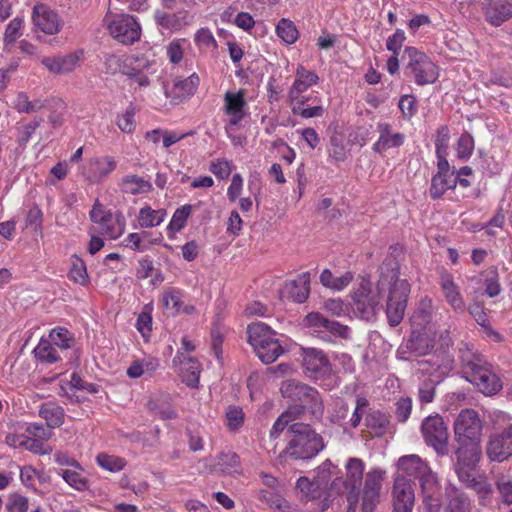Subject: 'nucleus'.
Here are the masks:
<instances>
[{
  "label": "nucleus",
  "instance_id": "nucleus-46",
  "mask_svg": "<svg viewBox=\"0 0 512 512\" xmlns=\"http://www.w3.org/2000/svg\"><path fill=\"white\" fill-rule=\"evenodd\" d=\"M289 106L294 115L301 116L302 118L309 119L314 117H321L324 114V108L321 103H313L312 106L301 107L299 99L290 100Z\"/></svg>",
  "mask_w": 512,
  "mask_h": 512
},
{
  "label": "nucleus",
  "instance_id": "nucleus-54",
  "mask_svg": "<svg viewBox=\"0 0 512 512\" xmlns=\"http://www.w3.org/2000/svg\"><path fill=\"white\" fill-rule=\"evenodd\" d=\"M22 30L23 19L20 17H15L14 19H12L6 26L4 32V45H13L16 42V40L22 36Z\"/></svg>",
  "mask_w": 512,
  "mask_h": 512
},
{
  "label": "nucleus",
  "instance_id": "nucleus-14",
  "mask_svg": "<svg viewBox=\"0 0 512 512\" xmlns=\"http://www.w3.org/2000/svg\"><path fill=\"white\" fill-rule=\"evenodd\" d=\"M485 453L490 462L497 463H502L512 456V424L488 435Z\"/></svg>",
  "mask_w": 512,
  "mask_h": 512
},
{
  "label": "nucleus",
  "instance_id": "nucleus-28",
  "mask_svg": "<svg viewBox=\"0 0 512 512\" xmlns=\"http://www.w3.org/2000/svg\"><path fill=\"white\" fill-rule=\"evenodd\" d=\"M173 365L179 366L182 380L187 386L192 388L198 386L201 367L196 359L183 356V354L178 352L173 359Z\"/></svg>",
  "mask_w": 512,
  "mask_h": 512
},
{
  "label": "nucleus",
  "instance_id": "nucleus-27",
  "mask_svg": "<svg viewBox=\"0 0 512 512\" xmlns=\"http://www.w3.org/2000/svg\"><path fill=\"white\" fill-rule=\"evenodd\" d=\"M352 298L354 309L358 311L362 317L372 313L375 307L380 303L378 296L372 295L370 283L366 280L360 283Z\"/></svg>",
  "mask_w": 512,
  "mask_h": 512
},
{
  "label": "nucleus",
  "instance_id": "nucleus-17",
  "mask_svg": "<svg viewBox=\"0 0 512 512\" xmlns=\"http://www.w3.org/2000/svg\"><path fill=\"white\" fill-rule=\"evenodd\" d=\"M117 168V161L113 156L101 155L87 159L79 168L80 174L92 184L105 181Z\"/></svg>",
  "mask_w": 512,
  "mask_h": 512
},
{
  "label": "nucleus",
  "instance_id": "nucleus-36",
  "mask_svg": "<svg viewBox=\"0 0 512 512\" xmlns=\"http://www.w3.org/2000/svg\"><path fill=\"white\" fill-rule=\"evenodd\" d=\"M467 487L473 489L479 496L481 504L485 505L490 498L493 490L491 484L487 481L485 476L476 475L475 472L469 473V479L460 480Z\"/></svg>",
  "mask_w": 512,
  "mask_h": 512
},
{
  "label": "nucleus",
  "instance_id": "nucleus-35",
  "mask_svg": "<svg viewBox=\"0 0 512 512\" xmlns=\"http://www.w3.org/2000/svg\"><path fill=\"white\" fill-rule=\"evenodd\" d=\"M448 503L445 512H472L471 501L462 491L451 487L447 488Z\"/></svg>",
  "mask_w": 512,
  "mask_h": 512
},
{
  "label": "nucleus",
  "instance_id": "nucleus-33",
  "mask_svg": "<svg viewBox=\"0 0 512 512\" xmlns=\"http://www.w3.org/2000/svg\"><path fill=\"white\" fill-rule=\"evenodd\" d=\"M425 363L430 367L423 368V371L430 375H437L438 377L448 375L454 366L452 358L445 353L433 354Z\"/></svg>",
  "mask_w": 512,
  "mask_h": 512
},
{
  "label": "nucleus",
  "instance_id": "nucleus-12",
  "mask_svg": "<svg viewBox=\"0 0 512 512\" xmlns=\"http://www.w3.org/2000/svg\"><path fill=\"white\" fill-rule=\"evenodd\" d=\"M302 324L304 327L310 328L312 334L324 341H332L333 337L348 338L350 330L347 326L339 322L332 321L324 317L319 312H311L307 314Z\"/></svg>",
  "mask_w": 512,
  "mask_h": 512
},
{
  "label": "nucleus",
  "instance_id": "nucleus-5",
  "mask_svg": "<svg viewBox=\"0 0 512 512\" xmlns=\"http://www.w3.org/2000/svg\"><path fill=\"white\" fill-rule=\"evenodd\" d=\"M280 391L283 397L293 402L289 407L301 409V414L307 410L316 418L323 415V401L315 388L290 379L282 382Z\"/></svg>",
  "mask_w": 512,
  "mask_h": 512
},
{
  "label": "nucleus",
  "instance_id": "nucleus-30",
  "mask_svg": "<svg viewBox=\"0 0 512 512\" xmlns=\"http://www.w3.org/2000/svg\"><path fill=\"white\" fill-rule=\"evenodd\" d=\"M318 75L304 66H298L295 73V81L288 92V101L296 100L298 93H304L309 87L317 84Z\"/></svg>",
  "mask_w": 512,
  "mask_h": 512
},
{
  "label": "nucleus",
  "instance_id": "nucleus-3",
  "mask_svg": "<svg viewBox=\"0 0 512 512\" xmlns=\"http://www.w3.org/2000/svg\"><path fill=\"white\" fill-rule=\"evenodd\" d=\"M290 437L282 455L295 460H308L324 448L321 435L308 424L295 422L289 426Z\"/></svg>",
  "mask_w": 512,
  "mask_h": 512
},
{
  "label": "nucleus",
  "instance_id": "nucleus-13",
  "mask_svg": "<svg viewBox=\"0 0 512 512\" xmlns=\"http://www.w3.org/2000/svg\"><path fill=\"white\" fill-rule=\"evenodd\" d=\"M421 433L425 443L437 454L445 455L448 452V428L440 415L426 417L421 425Z\"/></svg>",
  "mask_w": 512,
  "mask_h": 512
},
{
  "label": "nucleus",
  "instance_id": "nucleus-63",
  "mask_svg": "<svg viewBox=\"0 0 512 512\" xmlns=\"http://www.w3.org/2000/svg\"><path fill=\"white\" fill-rule=\"evenodd\" d=\"M185 39H177L170 42L167 46V56L171 63L177 64L183 58Z\"/></svg>",
  "mask_w": 512,
  "mask_h": 512
},
{
  "label": "nucleus",
  "instance_id": "nucleus-59",
  "mask_svg": "<svg viewBox=\"0 0 512 512\" xmlns=\"http://www.w3.org/2000/svg\"><path fill=\"white\" fill-rule=\"evenodd\" d=\"M474 150V139L473 137L468 134L464 133L462 134L458 141L456 146V154L461 159H468Z\"/></svg>",
  "mask_w": 512,
  "mask_h": 512
},
{
  "label": "nucleus",
  "instance_id": "nucleus-4",
  "mask_svg": "<svg viewBox=\"0 0 512 512\" xmlns=\"http://www.w3.org/2000/svg\"><path fill=\"white\" fill-rule=\"evenodd\" d=\"M247 335L256 355L265 364L273 363L284 353V348L276 338V332L263 322L249 324Z\"/></svg>",
  "mask_w": 512,
  "mask_h": 512
},
{
  "label": "nucleus",
  "instance_id": "nucleus-18",
  "mask_svg": "<svg viewBox=\"0 0 512 512\" xmlns=\"http://www.w3.org/2000/svg\"><path fill=\"white\" fill-rule=\"evenodd\" d=\"M332 463L327 460L317 468V475L313 480L307 477H300L297 480L296 487L302 493L306 500L320 498L327 489L331 477Z\"/></svg>",
  "mask_w": 512,
  "mask_h": 512
},
{
  "label": "nucleus",
  "instance_id": "nucleus-31",
  "mask_svg": "<svg viewBox=\"0 0 512 512\" xmlns=\"http://www.w3.org/2000/svg\"><path fill=\"white\" fill-rule=\"evenodd\" d=\"M199 76L196 73L187 78H176L173 82L171 94L174 100L181 102L191 97L199 86Z\"/></svg>",
  "mask_w": 512,
  "mask_h": 512
},
{
  "label": "nucleus",
  "instance_id": "nucleus-58",
  "mask_svg": "<svg viewBox=\"0 0 512 512\" xmlns=\"http://www.w3.org/2000/svg\"><path fill=\"white\" fill-rule=\"evenodd\" d=\"M194 41L197 47L203 51L214 50L217 47L216 39L208 28L199 29L195 33Z\"/></svg>",
  "mask_w": 512,
  "mask_h": 512
},
{
  "label": "nucleus",
  "instance_id": "nucleus-47",
  "mask_svg": "<svg viewBox=\"0 0 512 512\" xmlns=\"http://www.w3.org/2000/svg\"><path fill=\"white\" fill-rule=\"evenodd\" d=\"M301 415V409L295 407H289L285 412H283L275 421L270 431L271 437H277L284 429L289 425V423L298 419Z\"/></svg>",
  "mask_w": 512,
  "mask_h": 512
},
{
  "label": "nucleus",
  "instance_id": "nucleus-24",
  "mask_svg": "<svg viewBox=\"0 0 512 512\" xmlns=\"http://www.w3.org/2000/svg\"><path fill=\"white\" fill-rule=\"evenodd\" d=\"M439 286L446 303L456 313H464L466 304L459 285L455 282L453 275L443 270L439 276Z\"/></svg>",
  "mask_w": 512,
  "mask_h": 512
},
{
  "label": "nucleus",
  "instance_id": "nucleus-37",
  "mask_svg": "<svg viewBox=\"0 0 512 512\" xmlns=\"http://www.w3.org/2000/svg\"><path fill=\"white\" fill-rule=\"evenodd\" d=\"M457 185V177L451 174H435L431 180L430 197L432 199L441 198L449 189L455 188Z\"/></svg>",
  "mask_w": 512,
  "mask_h": 512
},
{
  "label": "nucleus",
  "instance_id": "nucleus-62",
  "mask_svg": "<svg viewBox=\"0 0 512 512\" xmlns=\"http://www.w3.org/2000/svg\"><path fill=\"white\" fill-rule=\"evenodd\" d=\"M28 506V499L19 493L10 494L6 504L8 512H26Z\"/></svg>",
  "mask_w": 512,
  "mask_h": 512
},
{
  "label": "nucleus",
  "instance_id": "nucleus-21",
  "mask_svg": "<svg viewBox=\"0 0 512 512\" xmlns=\"http://www.w3.org/2000/svg\"><path fill=\"white\" fill-rule=\"evenodd\" d=\"M487 23L499 27L512 18V0H478Z\"/></svg>",
  "mask_w": 512,
  "mask_h": 512
},
{
  "label": "nucleus",
  "instance_id": "nucleus-10",
  "mask_svg": "<svg viewBox=\"0 0 512 512\" xmlns=\"http://www.w3.org/2000/svg\"><path fill=\"white\" fill-rule=\"evenodd\" d=\"M466 379L485 395H494L502 388L500 378L488 367L474 361L464 364Z\"/></svg>",
  "mask_w": 512,
  "mask_h": 512
},
{
  "label": "nucleus",
  "instance_id": "nucleus-52",
  "mask_svg": "<svg viewBox=\"0 0 512 512\" xmlns=\"http://www.w3.org/2000/svg\"><path fill=\"white\" fill-rule=\"evenodd\" d=\"M191 211L192 206L188 204L176 209L167 227L168 231L172 233L180 232L185 227Z\"/></svg>",
  "mask_w": 512,
  "mask_h": 512
},
{
  "label": "nucleus",
  "instance_id": "nucleus-38",
  "mask_svg": "<svg viewBox=\"0 0 512 512\" xmlns=\"http://www.w3.org/2000/svg\"><path fill=\"white\" fill-rule=\"evenodd\" d=\"M165 209H152L144 206L139 210L137 220L141 228H153L159 226L166 218Z\"/></svg>",
  "mask_w": 512,
  "mask_h": 512
},
{
  "label": "nucleus",
  "instance_id": "nucleus-53",
  "mask_svg": "<svg viewBox=\"0 0 512 512\" xmlns=\"http://www.w3.org/2000/svg\"><path fill=\"white\" fill-rule=\"evenodd\" d=\"M434 309L433 301L431 298H424L420 301L418 310L412 317V326L428 323Z\"/></svg>",
  "mask_w": 512,
  "mask_h": 512
},
{
  "label": "nucleus",
  "instance_id": "nucleus-8",
  "mask_svg": "<svg viewBox=\"0 0 512 512\" xmlns=\"http://www.w3.org/2000/svg\"><path fill=\"white\" fill-rule=\"evenodd\" d=\"M103 26L120 43L132 44L140 39L141 27L131 15L117 13L109 8L103 18Z\"/></svg>",
  "mask_w": 512,
  "mask_h": 512
},
{
  "label": "nucleus",
  "instance_id": "nucleus-64",
  "mask_svg": "<svg viewBox=\"0 0 512 512\" xmlns=\"http://www.w3.org/2000/svg\"><path fill=\"white\" fill-rule=\"evenodd\" d=\"M406 40L405 32L397 29L393 35L388 37L386 41L387 50L391 51L396 56H399L400 50Z\"/></svg>",
  "mask_w": 512,
  "mask_h": 512
},
{
  "label": "nucleus",
  "instance_id": "nucleus-55",
  "mask_svg": "<svg viewBox=\"0 0 512 512\" xmlns=\"http://www.w3.org/2000/svg\"><path fill=\"white\" fill-rule=\"evenodd\" d=\"M225 416L226 426L230 431L236 432L242 427L245 419V414L242 408L238 406H229L226 410Z\"/></svg>",
  "mask_w": 512,
  "mask_h": 512
},
{
  "label": "nucleus",
  "instance_id": "nucleus-11",
  "mask_svg": "<svg viewBox=\"0 0 512 512\" xmlns=\"http://www.w3.org/2000/svg\"><path fill=\"white\" fill-rule=\"evenodd\" d=\"M454 438L457 443L480 442L483 423L473 409L462 410L454 421Z\"/></svg>",
  "mask_w": 512,
  "mask_h": 512
},
{
  "label": "nucleus",
  "instance_id": "nucleus-26",
  "mask_svg": "<svg viewBox=\"0 0 512 512\" xmlns=\"http://www.w3.org/2000/svg\"><path fill=\"white\" fill-rule=\"evenodd\" d=\"M376 131L379 137L372 146V150L376 153L382 154L389 149L398 148L405 142V135L394 131L392 125L387 122H378Z\"/></svg>",
  "mask_w": 512,
  "mask_h": 512
},
{
  "label": "nucleus",
  "instance_id": "nucleus-19",
  "mask_svg": "<svg viewBox=\"0 0 512 512\" xmlns=\"http://www.w3.org/2000/svg\"><path fill=\"white\" fill-rule=\"evenodd\" d=\"M246 91H226L223 96V113L227 117L225 130L229 133L231 127H235L245 118L247 114Z\"/></svg>",
  "mask_w": 512,
  "mask_h": 512
},
{
  "label": "nucleus",
  "instance_id": "nucleus-22",
  "mask_svg": "<svg viewBox=\"0 0 512 512\" xmlns=\"http://www.w3.org/2000/svg\"><path fill=\"white\" fill-rule=\"evenodd\" d=\"M303 367L308 377L320 379L330 374L331 364L324 352L317 348H302Z\"/></svg>",
  "mask_w": 512,
  "mask_h": 512
},
{
  "label": "nucleus",
  "instance_id": "nucleus-6",
  "mask_svg": "<svg viewBox=\"0 0 512 512\" xmlns=\"http://www.w3.org/2000/svg\"><path fill=\"white\" fill-rule=\"evenodd\" d=\"M402 59L406 62L404 73L419 85L433 84L439 77L438 66L424 52L416 47L407 46Z\"/></svg>",
  "mask_w": 512,
  "mask_h": 512
},
{
  "label": "nucleus",
  "instance_id": "nucleus-61",
  "mask_svg": "<svg viewBox=\"0 0 512 512\" xmlns=\"http://www.w3.org/2000/svg\"><path fill=\"white\" fill-rule=\"evenodd\" d=\"M495 485L502 501L506 504H512V480L504 476H498Z\"/></svg>",
  "mask_w": 512,
  "mask_h": 512
},
{
  "label": "nucleus",
  "instance_id": "nucleus-34",
  "mask_svg": "<svg viewBox=\"0 0 512 512\" xmlns=\"http://www.w3.org/2000/svg\"><path fill=\"white\" fill-rule=\"evenodd\" d=\"M309 273L299 275L297 280L286 284L285 290L288 296L296 303H303L309 295Z\"/></svg>",
  "mask_w": 512,
  "mask_h": 512
},
{
  "label": "nucleus",
  "instance_id": "nucleus-51",
  "mask_svg": "<svg viewBox=\"0 0 512 512\" xmlns=\"http://www.w3.org/2000/svg\"><path fill=\"white\" fill-rule=\"evenodd\" d=\"M481 279L483 281V285L485 286V293L489 297L497 296L501 287L499 284V276L498 272L495 268H489L481 274Z\"/></svg>",
  "mask_w": 512,
  "mask_h": 512
},
{
  "label": "nucleus",
  "instance_id": "nucleus-7",
  "mask_svg": "<svg viewBox=\"0 0 512 512\" xmlns=\"http://www.w3.org/2000/svg\"><path fill=\"white\" fill-rule=\"evenodd\" d=\"M89 217L93 223V230L108 239L115 240L125 232L124 215L119 211L113 213L107 210L98 200L94 203Z\"/></svg>",
  "mask_w": 512,
  "mask_h": 512
},
{
  "label": "nucleus",
  "instance_id": "nucleus-32",
  "mask_svg": "<svg viewBox=\"0 0 512 512\" xmlns=\"http://www.w3.org/2000/svg\"><path fill=\"white\" fill-rule=\"evenodd\" d=\"M119 187L123 193L130 195L147 194L153 189L152 184L148 180L135 174L122 177Z\"/></svg>",
  "mask_w": 512,
  "mask_h": 512
},
{
  "label": "nucleus",
  "instance_id": "nucleus-57",
  "mask_svg": "<svg viewBox=\"0 0 512 512\" xmlns=\"http://www.w3.org/2000/svg\"><path fill=\"white\" fill-rule=\"evenodd\" d=\"M233 168V163L225 158L214 159L209 164V171L221 180L228 179Z\"/></svg>",
  "mask_w": 512,
  "mask_h": 512
},
{
  "label": "nucleus",
  "instance_id": "nucleus-25",
  "mask_svg": "<svg viewBox=\"0 0 512 512\" xmlns=\"http://www.w3.org/2000/svg\"><path fill=\"white\" fill-rule=\"evenodd\" d=\"M32 20L36 31L47 35L57 34L62 28V22L57 13L45 4L34 6Z\"/></svg>",
  "mask_w": 512,
  "mask_h": 512
},
{
  "label": "nucleus",
  "instance_id": "nucleus-16",
  "mask_svg": "<svg viewBox=\"0 0 512 512\" xmlns=\"http://www.w3.org/2000/svg\"><path fill=\"white\" fill-rule=\"evenodd\" d=\"M455 472L459 480L469 479V473L475 472L482 457L480 442L457 443Z\"/></svg>",
  "mask_w": 512,
  "mask_h": 512
},
{
  "label": "nucleus",
  "instance_id": "nucleus-60",
  "mask_svg": "<svg viewBox=\"0 0 512 512\" xmlns=\"http://www.w3.org/2000/svg\"><path fill=\"white\" fill-rule=\"evenodd\" d=\"M53 346H58L61 349H68L71 346L72 338L67 329L55 328L49 335Z\"/></svg>",
  "mask_w": 512,
  "mask_h": 512
},
{
  "label": "nucleus",
  "instance_id": "nucleus-15",
  "mask_svg": "<svg viewBox=\"0 0 512 512\" xmlns=\"http://www.w3.org/2000/svg\"><path fill=\"white\" fill-rule=\"evenodd\" d=\"M385 471L379 468L370 469L364 477L361 494V511L374 512L381 500V490Z\"/></svg>",
  "mask_w": 512,
  "mask_h": 512
},
{
  "label": "nucleus",
  "instance_id": "nucleus-49",
  "mask_svg": "<svg viewBox=\"0 0 512 512\" xmlns=\"http://www.w3.org/2000/svg\"><path fill=\"white\" fill-rule=\"evenodd\" d=\"M276 33L286 44H293L299 37L296 25L289 19H281L276 26Z\"/></svg>",
  "mask_w": 512,
  "mask_h": 512
},
{
  "label": "nucleus",
  "instance_id": "nucleus-9",
  "mask_svg": "<svg viewBox=\"0 0 512 512\" xmlns=\"http://www.w3.org/2000/svg\"><path fill=\"white\" fill-rule=\"evenodd\" d=\"M345 479L340 481L337 488L348 502V512H355L360 500V487L363 482L365 464L360 458H349L346 465Z\"/></svg>",
  "mask_w": 512,
  "mask_h": 512
},
{
  "label": "nucleus",
  "instance_id": "nucleus-56",
  "mask_svg": "<svg viewBox=\"0 0 512 512\" xmlns=\"http://www.w3.org/2000/svg\"><path fill=\"white\" fill-rule=\"evenodd\" d=\"M135 108L133 106L127 107V109L119 114L116 118V125L118 128L126 134H131L136 128L135 122Z\"/></svg>",
  "mask_w": 512,
  "mask_h": 512
},
{
  "label": "nucleus",
  "instance_id": "nucleus-20",
  "mask_svg": "<svg viewBox=\"0 0 512 512\" xmlns=\"http://www.w3.org/2000/svg\"><path fill=\"white\" fill-rule=\"evenodd\" d=\"M84 57L83 50L67 54H56L41 58L42 66L53 75H66L80 67Z\"/></svg>",
  "mask_w": 512,
  "mask_h": 512
},
{
  "label": "nucleus",
  "instance_id": "nucleus-45",
  "mask_svg": "<svg viewBox=\"0 0 512 512\" xmlns=\"http://www.w3.org/2000/svg\"><path fill=\"white\" fill-rule=\"evenodd\" d=\"M68 277L73 282L82 286L88 285L90 281L87 273L86 264L78 256L74 255L71 258V267L68 273Z\"/></svg>",
  "mask_w": 512,
  "mask_h": 512
},
{
  "label": "nucleus",
  "instance_id": "nucleus-44",
  "mask_svg": "<svg viewBox=\"0 0 512 512\" xmlns=\"http://www.w3.org/2000/svg\"><path fill=\"white\" fill-rule=\"evenodd\" d=\"M365 423L371 434L381 436L386 432L389 421L384 413L373 411L366 416Z\"/></svg>",
  "mask_w": 512,
  "mask_h": 512
},
{
  "label": "nucleus",
  "instance_id": "nucleus-41",
  "mask_svg": "<svg viewBox=\"0 0 512 512\" xmlns=\"http://www.w3.org/2000/svg\"><path fill=\"white\" fill-rule=\"evenodd\" d=\"M39 415L46 420L50 428L60 427L64 423V409L55 402L42 404Z\"/></svg>",
  "mask_w": 512,
  "mask_h": 512
},
{
  "label": "nucleus",
  "instance_id": "nucleus-42",
  "mask_svg": "<svg viewBox=\"0 0 512 512\" xmlns=\"http://www.w3.org/2000/svg\"><path fill=\"white\" fill-rule=\"evenodd\" d=\"M240 466V458L233 451L222 452L215 458L214 470L230 474L237 471Z\"/></svg>",
  "mask_w": 512,
  "mask_h": 512
},
{
  "label": "nucleus",
  "instance_id": "nucleus-23",
  "mask_svg": "<svg viewBox=\"0 0 512 512\" xmlns=\"http://www.w3.org/2000/svg\"><path fill=\"white\" fill-rule=\"evenodd\" d=\"M415 494L410 480L397 476L392 490L393 512H412Z\"/></svg>",
  "mask_w": 512,
  "mask_h": 512
},
{
  "label": "nucleus",
  "instance_id": "nucleus-43",
  "mask_svg": "<svg viewBox=\"0 0 512 512\" xmlns=\"http://www.w3.org/2000/svg\"><path fill=\"white\" fill-rule=\"evenodd\" d=\"M35 357L43 363H55L60 360L57 349L49 340L41 339L34 349Z\"/></svg>",
  "mask_w": 512,
  "mask_h": 512
},
{
  "label": "nucleus",
  "instance_id": "nucleus-48",
  "mask_svg": "<svg viewBox=\"0 0 512 512\" xmlns=\"http://www.w3.org/2000/svg\"><path fill=\"white\" fill-rule=\"evenodd\" d=\"M13 107L19 113L29 114L41 110L43 108V103L39 99L30 101L27 93L19 92L15 97Z\"/></svg>",
  "mask_w": 512,
  "mask_h": 512
},
{
  "label": "nucleus",
  "instance_id": "nucleus-29",
  "mask_svg": "<svg viewBox=\"0 0 512 512\" xmlns=\"http://www.w3.org/2000/svg\"><path fill=\"white\" fill-rule=\"evenodd\" d=\"M434 342V338L430 336L426 327L418 329L415 325L407 340L406 347L410 352L416 355H426L433 349Z\"/></svg>",
  "mask_w": 512,
  "mask_h": 512
},
{
  "label": "nucleus",
  "instance_id": "nucleus-1",
  "mask_svg": "<svg viewBox=\"0 0 512 512\" xmlns=\"http://www.w3.org/2000/svg\"><path fill=\"white\" fill-rule=\"evenodd\" d=\"M377 283L378 295H386V315L390 326H397L404 317L410 284L399 277V265L395 259H386L381 265Z\"/></svg>",
  "mask_w": 512,
  "mask_h": 512
},
{
  "label": "nucleus",
  "instance_id": "nucleus-40",
  "mask_svg": "<svg viewBox=\"0 0 512 512\" xmlns=\"http://www.w3.org/2000/svg\"><path fill=\"white\" fill-rule=\"evenodd\" d=\"M352 272L347 271L341 276H334L329 269H324L320 275V282L326 288L334 291L344 290L353 280Z\"/></svg>",
  "mask_w": 512,
  "mask_h": 512
},
{
  "label": "nucleus",
  "instance_id": "nucleus-50",
  "mask_svg": "<svg viewBox=\"0 0 512 512\" xmlns=\"http://www.w3.org/2000/svg\"><path fill=\"white\" fill-rule=\"evenodd\" d=\"M96 462L101 468L113 473L123 470L126 466L125 459L106 453L98 454Z\"/></svg>",
  "mask_w": 512,
  "mask_h": 512
},
{
  "label": "nucleus",
  "instance_id": "nucleus-39",
  "mask_svg": "<svg viewBox=\"0 0 512 512\" xmlns=\"http://www.w3.org/2000/svg\"><path fill=\"white\" fill-rule=\"evenodd\" d=\"M83 468L80 465L78 468H65L59 469L57 474L73 489L77 491H86L89 488L88 479L83 475Z\"/></svg>",
  "mask_w": 512,
  "mask_h": 512
},
{
  "label": "nucleus",
  "instance_id": "nucleus-2",
  "mask_svg": "<svg viewBox=\"0 0 512 512\" xmlns=\"http://www.w3.org/2000/svg\"><path fill=\"white\" fill-rule=\"evenodd\" d=\"M398 469L401 476L418 478L420 481L423 504L427 512H440L442 507V494L436 474L428 464L418 455H406L398 460Z\"/></svg>",
  "mask_w": 512,
  "mask_h": 512
}]
</instances>
